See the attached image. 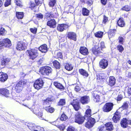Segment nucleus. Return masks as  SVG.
<instances>
[{"instance_id": "1", "label": "nucleus", "mask_w": 131, "mask_h": 131, "mask_svg": "<svg viewBox=\"0 0 131 131\" xmlns=\"http://www.w3.org/2000/svg\"><path fill=\"white\" fill-rule=\"evenodd\" d=\"M28 82L26 80H23L19 81L17 83L15 87V91L17 92H21L23 89V86L24 85L26 84Z\"/></svg>"}, {"instance_id": "2", "label": "nucleus", "mask_w": 131, "mask_h": 131, "mask_svg": "<svg viewBox=\"0 0 131 131\" xmlns=\"http://www.w3.org/2000/svg\"><path fill=\"white\" fill-rule=\"evenodd\" d=\"M52 69L50 67L46 66L41 67L40 69V72L43 75H48L51 74Z\"/></svg>"}, {"instance_id": "3", "label": "nucleus", "mask_w": 131, "mask_h": 131, "mask_svg": "<svg viewBox=\"0 0 131 131\" xmlns=\"http://www.w3.org/2000/svg\"><path fill=\"white\" fill-rule=\"evenodd\" d=\"M38 50L36 49H32L29 50H27L29 58L32 60L35 59L38 55Z\"/></svg>"}, {"instance_id": "4", "label": "nucleus", "mask_w": 131, "mask_h": 131, "mask_svg": "<svg viewBox=\"0 0 131 131\" xmlns=\"http://www.w3.org/2000/svg\"><path fill=\"white\" fill-rule=\"evenodd\" d=\"M123 110L122 108L121 107L116 111L112 118V119L114 122L116 123L119 120L121 117L120 113Z\"/></svg>"}, {"instance_id": "5", "label": "nucleus", "mask_w": 131, "mask_h": 131, "mask_svg": "<svg viewBox=\"0 0 131 131\" xmlns=\"http://www.w3.org/2000/svg\"><path fill=\"white\" fill-rule=\"evenodd\" d=\"M75 122L79 124H82L84 121V120L87 119L85 118V116H82L79 113L77 112L75 114Z\"/></svg>"}, {"instance_id": "6", "label": "nucleus", "mask_w": 131, "mask_h": 131, "mask_svg": "<svg viewBox=\"0 0 131 131\" xmlns=\"http://www.w3.org/2000/svg\"><path fill=\"white\" fill-rule=\"evenodd\" d=\"M43 83V81L41 79H39L35 81L34 86L35 89L38 90L42 88Z\"/></svg>"}, {"instance_id": "7", "label": "nucleus", "mask_w": 131, "mask_h": 131, "mask_svg": "<svg viewBox=\"0 0 131 131\" xmlns=\"http://www.w3.org/2000/svg\"><path fill=\"white\" fill-rule=\"evenodd\" d=\"M113 104L111 103H106L102 108L104 112H108L111 111L113 108Z\"/></svg>"}, {"instance_id": "8", "label": "nucleus", "mask_w": 131, "mask_h": 131, "mask_svg": "<svg viewBox=\"0 0 131 131\" xmlns=\"http://www.w3.org/2000/svg\"><path fill=\"white\" fill-rule=\"evenodd\" d=\"M27 44L22 41L18 42L16 47V49L19 50H22L25 49L27 47Z\"/></svg>"}, {"instance_id": "9", "label": "nucleus", "mask_w": 131, "mask_h": 131, "mask_svg": "<svg viewBox=\"0 0 131 131\" xmlns=\"http://www.w3.org/2000/svg\"><path fill=\"white\" fill-rule=\"evenodd\" d=\"M86 120L87 122L86 123L85 126L88 128L92 127L95 123V120L94 118H88Z\"/></svg>"}, {"instance_id": "10", "label": "nucleus", "mask_w": 131, "mask_h": 131, "mask_svg": "<svg viewBox=\"0 0 131 131\" xmlns=\"http://www.w3.org/2000/svg\"><path fill=\"white\" fill-rule=\"evenodd\" d=\"M92 53L96 56L102 55L103 52L100 50L99 47L95 46L92 49Z\"/></svg>"}, {"instance_id": "11", "label": "nucleus", "mask_w": 131, "mask_h": 131, "mask_svg": "<svg viewBox=\"0 0 131 131\" xmlns=\"http://www.w3.org/2000/svg\"><path fill=\"white\" fill-rule=\"evenodd\" d=\"M39 109L38 108L36 107L34 110H31L33 113L37 116L40 119H43L42 113L39 112Z\"/></svg>"}, {"instance_id": "12", "label": "nucleus", "mask_w": 131, "mask_h": 131, "mask_svg": "<svg viewBox=\"0 0 131 131\" xmlns=\"http://www.w3.org/2000/svg\"><path fill=\"white\" fill-rule=\"evenodd\" d=\"M67 35L69 39L74 41H76L77 35L75 33L72 32H68L67 33Z\"/></svg>"}, {"instance_id": "13", "label": "nucleus", "mask_w": 131, "mask_h": 131, "mask_svg": "<svg viewBox=\"0 0 131 131\" xmlns=\"http://www.w3.org/2000/svg\"><path fill=\"white\" fill-rule=\"evenodd\" d=\"M99 64L101 68L105 69L108 65V62L107 60L104 59H102L100 62Z\"/></svg>"}, {"instance_id": "14", "label": "nucleus", "mask_w": 131, "mask_h": 131, "mask_svg": "<svg viewBox=\"0 0 131 131\" xmlns=\"http://www.w3.org/2000/svg\"><path fill=\"white\" fill-rule=\"evenodd\" d=\"M90 98L88 96H84L81 97L80 101L83 104L88 103L90 101Z\"/></svg>"}, {"instance_id": "15", "label": "nucleus", "mask_w": 131, "mask_h": 131, "mask_svg": "<svg viewBox=\"0 0 131 131\" xmlns=\"http://www.w3.org/2000/svg\"><path fill=\"white\" fill-rule=\"evenodd\" d=\"M56 22L55 19H51L48 21L47 23V25L50 28H54L56 27Z\"/></svg>"}, {"instance_id": "16", "label": "nucleus", "mask_w": 131, "mask_h": 131, "mask_svg": "<svg viewBox=\"0 0 131 131\" xmlns=\"http://www.w3.org/2000/svg\"><path fill=\"white\" fill-rule=\"evenodd\" d=\"M71 104L76 111H78L80 108L79 106V102L78 101L77 99L74 100L73 102L71 103Z\"/></svg>"}, {"instance_id": "17", "label": "nucleus", "mask_w": 131, "mask_h": 131, "mask_svg": "<svg viewBox=\"0 0 131 131\" xmlns=\"http://www.w3.org/2000/svg\"><path fill=\"white\" fill-rule=\"evenodd\" d=\"M68 25L66 24H59L57 27V29L59 31L62 32L68 28Z\"/></svg>"}, {"instance_id": "18", "label": "nucleus", "mask_w": 131, "mask_h": 131, "mask_svg": "<svg viewBox=\"0 0 131 131\" xmlns=\"http://www.w3.org/2000/svg\"><path fill=\"white\" fill-rule=\"evenodd\" d=\"M0 94L7 97L9 96L10 94L8 90L6 89H0Z\"/></svg>"}, {"instance_id": "19", "label": "nucleus", "mask_w": 131, "mask_h": 131, "mask_svg": "<svg viewBox=\"0 0 131 131\" xmlns=\"http://www.w3.org/2000/svg\"><path fill=\"white\" fill-rule=\"evenodd\" d=\"M3 42L4 43V46L6 47H9L12 44L10 40L8 38L2 39Z\"/></svg>"}, {"instance_id": "20", "label": "nucleus", "mask_w": 131, "mask_h": 131, "mask_svg": "<svg viewBox=\"0 0 131 131\" xmlns=\"http://www.w3.org/2000/svg\"><path fill=\"white\" fill-rule=\"evenodd\" d=\"M8 78V75L6 73L2 72H0V81L2 82L6 81Z\"/></svg>"}, {"instance_id": "21", "label": "nucleus", "mask_w": 131, "mask_h": 131, "mask_svg": "<svg viewBox=\"0 0 131 131\" xmlns=\"http://www.w3.org/2000/svg\"><path fill=\"white\" fill-rule=\"evenodd\" d=\"M79 51L82 54L84 55H87L88 53V49L84 47H81L79 50Z\"/></svg>"}, {"instance_id": "22", "label": "nucleus", "mask_w": 131, "mask_h": 131, "mask_svg": "<svg viewBox=\"0 0 131 131\" xmlns=\"http://www.w3.org/2000/svg\"><path fill=\"white\" fill-rule=\"evenodd\" d=\"M105 126L106 130L109 131L112 130L114 128L113 125L111 122H108L106 123L105 125Z\"/></svg>"}, {"instance_id": "23", "label": "nucleus", "mask_w": 131, "mask_h": 131, "mask_svg": "<svg viewBox=\"0 0 131 131\" xmlns=\"http://www.w3.org/2000/svg\"><path fill=\"white\" fill-rule=\"evenodd\" d=\"M48 49L47 45L46 44L42 45L39 48V50L43 53L46 52Z\"/></svg>"}, {"instance_id": "24", "label": "nucleus", "mask_w": 131, "mask_h": 131, "mask_svg": "<svg viewBox=\"0 0 131 131\" xmlns=\"http://www.w3.org/2000/svg\"><path fill=\"white\" fill-rule=\"evenodd\" d=\"M54 85L57 88L61 90H63L64 89V86L61 83L58 82H54L53 83Z\"/></svg>"}, {"instance_id": "25", "label": "nucleus", "mask_w": 131, "mask_h": 131, "mask_svg": "<svg viewBox=\"0 0 131 131\" xmlns=\"http://www.w3.org/2000/svg\"><path fill=\"white\" fill-rule=\"evenodd\" d=\"M116 79L113 76L110 77L109 78V84L111 86H113L115 83Z\"/></svg>"}, {"instance_id": "26", "label": "nucleus", "mask_w": 131, "mask_h": 131, "mask_svg": "<svg viewBox=\"0 0 131 131\" xmlns=\"http://www.w3.org/2000/svg\"><path fill=\"white\" fill-rule=\"evenodd\" d=\"M91 110L90 109H87L85 112V119H90V118H93L91 117Z\"/></svg>"}, {"instance_id": "27", "label": "nucleus", "mask_w": 131, "mask_h": 131, "mask_svg": "<svg viewBox=\"0 0 131 131\" xmlns=\"http://www.w3.org/2000/svg\"><path fill=\"white\" fill-rule=\"evenodd\" d=\"M79 72L80 74L84 78L87 77L89 75L88 72L85 70L82 69L79 70Z\"/></svg>"}, {"instance_id": "28", "label": "nucleus", "mask_w": 131, "mask_h": 131, "mask_svg": "<svg viewBox=\"0 0 131 131\" xmlns=\"http://www.w3.org/2000/svg\"><path fill=\"white\" fill-rule=\"evenodd\" d=\"M121 126L124 128H125L128 126L127 119L124 118L121 122Z\"/></svg>"}, {"instance_id": "29", "label": "nucleus", "mask_w": 131, "mask_h": 131, "mask_svg": "<svg viewBox=\"0 0 131 131\" xmlns=\"http://www.w3.org/2000/svg\"><path fill=\"white\" fill-rule=\"evenodd\" d=\"M105 78L104 74L102 73H100L97 75V79L99 81H103Z\"/></svg>"}, {"instance_id": "30", "label": "nucleus", "mask_w": 131, "mask_h": 131, "mask_svg": "<svg viewBox=\"0 0 131 131\" xmlns=\"http://www.w3.org/2000/svg\"><path fill=\"white\" fill-rule=\"evenodd\" d=\"M116 30L115 29H110L108 32V36L110 39L114 37L115 35Z\"/></svg>"}, {"instance_id": "31", "label": "nucleus", "mask_w": 131, "mask_h": 131, "mask_svg": "<svg viewBox=\"0 0 131 131\" xmlns=\"http://www.w3.org/2000/svg\"><path fill=\"white\" fill-rule=\"evenodd\" d=\"M65 68L67 70L70 71L72 70L73 67L72 65L69 63H65L64 64Z\"/></svg>"}, {"instance_id": "32", "label": "nucleus", "mask_w": 131, "mask_h": 131, "mask_svg": "<svg viewBox=\"0 0 131 131\" xmlns=\"http://www.w3.org/2000/svg\"><path fill=\"white\" fill-rule=\"evenodd\" d=\"M53 66L57 69H59L61 67V65L59 62L56 60L53 62Z\"/></svg>"}, {"instance_id": "33", "label": "nucleus", "mask_w": 131, "mask_h": 131, "mask_svg": "<svg viewBox=\"0 0 131 131\" xmlns=\"http://www.w3.org/2000/svg\"><path fill=\"white\" fill-rule=\"evenodd\" d=\"M52 100L50 98H47L44 100L43 102V105H49Z\"/></svg>"}, {"instance_id": "34", "label": "nucleus", "mask_w": 131, "mask_h": 131, "mask_svg": "<svg viewBox=\"0 0 131 131\" xmlns=\"http://www.w3.org/2000/svg\"><path fill=\"white\" fill-rule=\"evenodd\" d=\"M118 25L121 27H123L125 25V23L123 18H120L118 21L117 22Z\"/></svg>"}, {"instance_id": "35", "label": "nucleus", "mask_w": 131, "mask_h": 131, "mask_svg": "<svg viewBox=\"0 0 131 131\" xmlns=\"http://www.w3.org/2000/svg\"><path fill=\"white\" fill-rule=\"evenodd\" d=\"M89 11L87 9L83 8L82 9V14L84 16H88L89 15Z\"/></svg>"}, {"instance_id": "36", "label": "nucleus", "mask_w": 131, "mask_h": 131, "mask_svg": "<svg viewBox=\"0 0 131 131\" xmlns=\"http://www.w3.org/2000/svg\"><path fill=\"white\" fill-rule=\"evenodd\" d=\"M27 126L30 129L33 131H34L36 127V126L34 124L32 123L29 124L27 125Z\"/></svg>"}, {"instance_id": "37", "label": "nucleus", "mask_w": 131, "mask_h": 131, "mask_svg": "<svg viewBox=\"0 0 131 131\" xmlns=\"http://www.w3.org/2000/svg\"><path fill=\"white\" fill-rule=\"evenodd\" d=\"M16 16L18 19H22L24 16L23 13V12H16Z\"/></svg>"}, {"instance_id": "38", "label": "nucleus", "mask_w": 131, "mask_h": 131, "mask_svg": "<svg viewBox=\"0 0 131 131\" xmlns=\"http://www.w3.org/2000/svg\"><path fill=\"white\" fill-rule=\"evenodd\" d=\"M103 34V32L101 31H98L95 34V36L99 38L102 37Z\"/></svg>"}, {"instance_id": "39", "label": "nucleus", "mask_w": 131, "mask_h": 131, "mask_svg": "<svg viewBox=\"0 0 131 131\" xmlns=\"http://www.w3.org/2000/svg\"><path fill=\"white\" fill-rule=\"evenodd\" d=\"M127 97L130 99L131 104V87H129L127 90Z\"/></svg>"}, {"instance_id": "40", "label": "nucleus", "mask_w": 131, "mask_h": 131, "mask_svg": "<svg viewBox=\"0 0 131 131\" xmlns=\"http://www.w3.org/2000/svg\"><path fill=\"white\" fill-rule=\"evenodd\" d=\"M45 109L46 111L50 113H53L54 111V109L52 107H47L45 108Z\"/></svg>"}, {"instance_id": "41", "label": "nucleus", "mask_w": 131, "mask_h": 131, "mask_svg": "<svg viewBox=\"0 0 131 131\" xmlns=\"http://www.w3.org/2000/svg\"><path fill=\"white\" fill-rule=\"evenodd\" d=\"M15 2L17 6H19L20 7H22V4L21 0H15Z\"/></svg>"}, {"instance_id": "42", "label": "nucleus", "mask_w": 131, "mask_h": 131, "mask_svg": "<svg viewBox=\"0 0 131 131\" xmlns=\"http://www.w3.org/2000/svg\"><path fill=\"white\" fill-rule=\"evenodd\" d=\"M35 16L39 19H42L43 17V15L41 13L36 14Z\"/></svg>"}, {"instance_id": "43", "label": "nucleus", "mask_w": 131, "mask_h": 131, "mask_svg": "<svg viewBox=\"0 0 131 131\" xmlns=\"http://www.w3.org/2000/svg\"><path fill=\"white\" fill-rule=\"evenodd\" d=\"M56 3L55 0H50L49 5L50 7H53L54 6Z\"/></svg>"}, {"instance_id": "44", "label": "nucleus", "mask_w": 131, "mask_h": 131, "mask_svg": "<svg viewBox=\"0 0 131 131\" xmlns=\"http://www.w3.org/2000/svg\"><path fill=\"white\" fill-rule=\"evenodd\" d=\"M131 8L128 5H126L122 8V10L126 11H128L130 10Z\"/></svg>"}, {"instance_id": "45", "label": "nucleus", "mask_w": 131, "mask_h": 131, "mask_svg": "<svg viewBox=\"0 0 131 131\" xmlns=\"http://www.w3.org/2000/svg\"><path fill=\"white\" fill-rule=\"evenodd\" d=\"M52 15L50 13H46L45 18L48 20L51 18V17H52Z\"/></svg>"}, {"instance_id": "46", "label": "nucleus", "mask_w": 131, "mask_h": 131, "mask_svg": "<svg viewBox=\"0 0 131 131\" xmlns=\"http://www.w3.org/2000/svg\"><path fill=\"white\" fill-rule=\"evenodd\" d=\"M34 131H44V129L43 128L39 126H36L35 129Z\"/></svg>"}, {"instance_id": "47", "label": "nucleus", "mask_w": 131, "mask_h": 131, "mask_svg": "<svg viewBox=\"0 0 131 131\" xmlns=\"http://www.w3.org/2000/svg\"><path fill=\"white\" fill-rule=\"evenodd\" d=\"M68 118V117L64 114H62L61 115L60 119L62 121H65Z\"/></svg>"}, {"instance_id": "48", "label": "nucleus", "mask_w": 131, "mask_h": 131, "mask_svg": "<svg viewBox=\"0 0 131 131\" xmlns=\"http://www.w3.org/2000/svg\"><path fill=\"white\" fill-rule=\"evenodd\" d=\"M65 100L64 99H61L58 103L59 105H63L65 104Z\"/></svg>"}, {"instance_id": "49", "label": "nucleus", "mask_w": 131, "mask_h": 131, "mask_svg": "<svg viewBox=\"0 0 131 131\" xmlns=\"http://www.w3.org/2000/svg\"><path fill=\"white\" fill-rule=\"evenodd\" d=\"M100 45L101 48V51L103 52V49L105 48L104 42L103 41L101 42L100 43Z\"/></svg>"}, {"instance_id": "50", "label": "nucleus", "mask_w": 131, "mask_h": 131, "mask_svg": "<svg viewBox=\"0 0 131 131\" xmlns=\"http://www.w3.org/2000/svg\"><path fill=\"white\" fill-rule=\"evenodd\" d=\"M56 57L57 58H59L61 59H62L63 58L62 53L61 52H59L57 53V54Z\"/></svg>"}, {"instance_id": "51", "label": "nucleus", "mask_w": 131, "mask_h": 131, "mask_svg": "<svg viewBox=\"0 0 131 131\" xmlns=\"http://www.w3.org/2000/svg\"><path fill=\"white\" fill-rule=\"evenodd\" d=\"M11 0H6L5 4V7H7L11 4Z\"/></svg>"}, {"instance_id": "52", "label": "nucleus", "mask_w": 131, "mask_h": 131, "mask_svg": "<svg viewBox=\"0 0 131 131\" xmlns=\"http://www.w3.org/2000/svg\"><path fill=\"white\" fill-rule=\"evenodd\" d=\"M67 131H76V130L73 127L70 126L67 129Z\"/></svg>"}, {"instance_id": "53", "label": "nucleus", "mask_w": 131, "mask_h": 131, "mask_svg": "<svg viewBox=\"0 0 131 131\" xmlns=\"http://www.w3.org/2000/svg\"><path fill=\"white\" fill-rule=\"evenodd\" d=\"M94 99V101L96 102H99L100 101V98L99 96L98 95L97 96H96L95 97H94L93 98Z\"/></svg>"}, {"instance_id": "54", "label": "nucleus", "mask_w": 131, "mask_h": 131, "mask_svg": "<svg viewBox=\"0 0 131 131\" xmlns=\"http://www.w3.org/2000/svg\"><path fill=\"white\" fill-rule=\"evenodd\" d=\"M128 104L126 103H125L123 104L121 107L122 108L123 110H124L127 109L128 108Z\"/></svg>"}, {"instance_id": "55", "label": "nucleus", "mask_w": 131, "mask_h": 131, "mask_svg": "<svg viewBox=\"0 0 131 131\" xmlns=\"http://www.w3.org/2000/svg\"><path fill=\"white\" fill-rule=\"evenodd\" d=\"M5 33V30L3 28H1L0 29V35H4Z\"/></svg>"}, {"instance_id": "56", "label": "nucleus", "mask_w": 131, "mask_h": 131, "mask_svg": "<svg viewBox=\"0 0 131 131\" xmlns=\"http://www.w3.org/2000/svg\"><path fill=\"white\" fill-rule=\"evenodd\" d=\"M104 128V126L101 125L98 127L97 129V131H103Z\"/></svg>"}, {"instance_id": "57", "label": "nucleus", "mask_w": 131, "mask_h": 131, "mask_svg": "<svg viewBox=\"0 0 131 131\" xmlns=\"http://www.w3.org/2000/svg\"><path fill=\"white\" fill-rule=\"evenodd\" d=\"M123 96L122 94H119L117 97V102L120 101L123 99Z\"/></svg>"}, {"instance_id": "58", "label": "nucleus", "mask_w": 131, "mask_h": 131, "mask_svg": "<svg viewBox=\"0 0 131 131\" xmlns=\"http://www.w3.org/2000/svg\"><path fill=\"white\" fill-rule=\"evenodd\" d=\"M117 49L119 52H121L124 50V48L122 45H120L117 46Z\"/></svg>"}, {"instance_id": "59", "label": "nucleus", "mask_w": 131, "mask_h": 131, "mask_svg": "<svg viewBox=\"0 0 131 131\" xmlns=\"http://www.w3.org/2000/svg\"><path fill=\"white\" fill-rule=\"evenodd\" d=\"M98 93V92L97 91H94L92 92V96L93 98L94 97L98 95L97 93Z\"/></svg>"}, {"instance_id": "60", "label": "nucleus", "mask_w": 131, "mask_h": 131, "mask_svg": "<svg viewBox=\"0 0 131 131\" xmlns=\"http://www.w3.org/2000/svg\"><path fill=\"white\" fill-rule=\"evenodd\" d=\"M93 2L92 0H86L85 3H86L90 6L93 4Z\"/></svg>"}, {"instance_id": "61", "label": "nucleus", "mask_w": 131, "mask_h": 131, "mask_svg": "<svg viewBox=\"0 0 131 131\" xmlns=\"http://www.w3.org/2000/svg\"><path fill=\"white\" fill-rule=\"evenodd\" d=\"M37 28H35L34 29L31 28L30 29V30L31 32L34 34L36 33L37 31Z\"/></svg>"}, {"instance_id": "62", "label": "nucleus", "mask_w": 131, "mask_h": 131, "mask_svg": "<svg viewBox=\"0 0 131 131\" xmlns=\"http://www.w3.org/2000/svg\"><path fill=\"white\" fill-rule=\"evenodd\" d=\"M103 19V23L105 24L107 22L108 20V18L105 16L104 15Z\"/></svg>"}, {"instance_id": "63", "label": "nucleus", "mask_w": 131, "mask_h": 131, "mask_svg": "<svg viewBox=\"0 0 131 131\" xmlns=\"http://www.w3.org/2000/svg\"><path fill=\"white\" fill-rule=\"evenodd\" d=\"M124 40V38L120 36L118 38L119 42L122 44Z\"/></svg>"}, {"instance_id": "64", "label": "nucleus", "mask_w": 131, "mask_h": 131, "mask_svg": "<svg viewBox=\"0 0 131 131\" xmlns=\"http://www.w3.org/2000/svg\"><path fill=\"white\" fill-rule=\"evenodd\" d=\"M74 90L77 92H78L80 90V88L78 86H76L74 88Z\"/></svg>"}]
</instances>
